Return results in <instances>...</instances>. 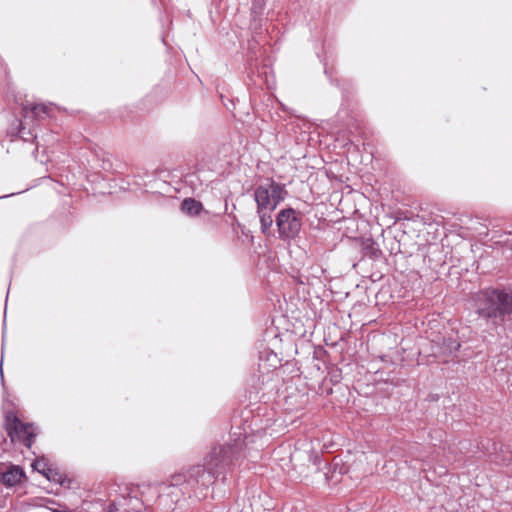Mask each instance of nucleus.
Masks as SVG:
<instances>
[{
  "instance_id": "obj_4",
  "label": "nucleus",
  "mask_w": 512,
  "mask_h": 512,
  "mask_svg": "<svg viewBox=\"0 0 512 512\" xmlns=\"http://www.w3.org/2000/svg\"><path fill=\"white\" fill-rule=\"evenodd\" d=\"M6 429L12 442L19 441L31 447L32 438L35 436V428L32 425L22 423L13 413H7Z\"/></svg>"
},
{
  "instance_id": "obj_12",
  "label": "nucleus",
  "mask_w": 512,
  "mask_h": 512,
  "mask_svg": "<svg viewBox=\"0 0 512 512\" xmlns=\"http://www.w3.org/2000/svg\"><path fill=\"white\" fill-rule=\"evenodd\" d=\"M115 510H118V508L114 504H111L109 512H113Z\"/></svg>"
},
{
  "instance_id": "obj_11",
  "label": "nucleus",
  "mask_w": 512,
  "mask_h": 512,
  "mask_svg": "<svg viewBox=\"0 0 512 512\" xmlns=\"http://www.w3.org/2000/svg\"><path fill=\"white\" fill-rule=\"evenodd\" d=\"M50 510H51L52 512H70V511H69V510H67V509L60 510V509H52V508H50Z\"/></svg>"
},
{
  "instance_id": "obj_8",
  "label": "nucleus",
  "mask_w": 512,
  "mask_h": 512,
  "mask_svg": "<svg viewBox=\"0 0 512 512\" xmlns=\"http://www.w3.org/2000/svg\"><path fill=\"white\" fill-rule=\"evenodd\" d=\"M207 474L204 472V470L201 467H196L193 469V472L191 473V477L200 475L202 478L208 477L210 478L212 473V468L210 467V464L207 467Z\"/></svg>"
},
{
  "instance_id": "obj_5",
  "label": "nucleus",
  "mask_w": 512,
  "mask_h": 512,
  "mask_svg": "<svg viewBox=\"0 0 512 512\" xmlns=\"http://www.w3.org/2000/svg\"><path fill=\"white\" fill-rule=\"evenodd\" d=\"M24 477L23 470L18 466H9L4 471L0 472V483L7 487H12L18 484Z\"/></svg>"
},
{
  "instance_id": "obj_1",
  "label": "nucleus",
  "mask_w": 512,
  "mask_h": 512,
  "mask_svg": "<svg viewBox=\"0 0 512 512\" xmlns=\"http://www.w3.org/2000/svg\"><path fill=\"white\" fill-rule=\"evenodd\" d=\"M286 196L285 187L274 181H267L255 188L254 199L263 233H267L272 227V212L285 200Z\"/></svg>"
},
{
  "instance_id": "obj_7",
  "label": "nucleus",
  "mask_w": 512,
  "mask_h": 512,
  "mask_svg": "<svg viewBox=\"0 0 512 512\" xmlns=\"http://www.w3.org/2000/svg\"><path fill=\"white\" fill-rule=\"evenodd\" d=\"M32 467L34 470L46 476L49 480L52 478V474H55L54 470L50 467L48 460L44 457L36 459L33 462Z\"/></svg>"
},
{
  "instance_id": "obj_3",
  "label": "nucleus",
  "mask_w": 512,
  "mask_h": 512,
  "mask_svg": "<svg viewBox=\"0 0 512 512\" xmlns=\"http://www.w3.org/2000/svg\"><path fill=\"white\" fill-rule=\"evenodd\" d=\"M276 226L281 239H293L301 230L302 215L293 208L281 209L276 216Z\"/></svg>"
},
{
  "instance_id": "obj_9",
  "label": "nucleus",
  "mask_w": 512,
  "mask_h": 512,
  "mask_svg": "<svg viewBox=\"0 0 512 512\" xmlns=\"http://www.w3.org/2000/svg\"><path fill=\"white\" fill-rule=\"evenodd\" d=\"M184 481V476L182 474L174 475L172 477V485H180Z\"/></svg>"
},
{
  "instance_id": "obj_2",
  "label": "nucleus",
  "mask_w": 512,
  "mask_h": 512,
  "mask_svg": "<svg viewBox=\"0 0 512 512\" xmlns=\"http://www.w3.org/2000/svg\"><path fill=\"white\" fill-rule=\"evenodd\" d=\"M476 309L479 316L502 322L512 313V292L502 290H485L477 298Z\"/></svg>"
},
{
  "instance_id": "obj_13",
  "label": "nucleus",
  "mask_w": 512,
  "mask_h": 512,
  "mask_svg": "<svg viewBox=\"0 0 512 512\" xmlns=\"http://www.w3.org/2000/svg\"><path fill=\"white\" fill-rule=\"evenodd\" d=\"M0 374H1V377L3 378V371L2 370L0 371Z\"/></svg>"
},
{
  "instance_id": "obj_10",
  "label": "nucleus",
  "mask_w": 512,
  "mask_h": 512,
  "mask_svg": "<svg viewBox=\"0 0 512 512\" xmlns=\"http://www.w3.org/2000/svg\"><path fill=\"white\" fill-rule=\"evenodd\" d=\"M31 111H32L35 115H38V114H39V111L45 112V107H44V106H40V105H34V106L31 108Z\"/></svg>"
},
{
  "instance_id": "obj_6",
  "label": "nucleus",
  "mask_w": 512,
  "mask_h": 512,
  "mask_svg": "<svg viewBox=\"0 0 512 512\" xmlns=\"http://www.w3.org/2000/svg\"><path fill=\"white\" fill-rule=\"evenodd\" d=\"M203 209L202 203L192 198H186L181 204V210L188 216H196Z\"/></svg>"
}]
</instances>
